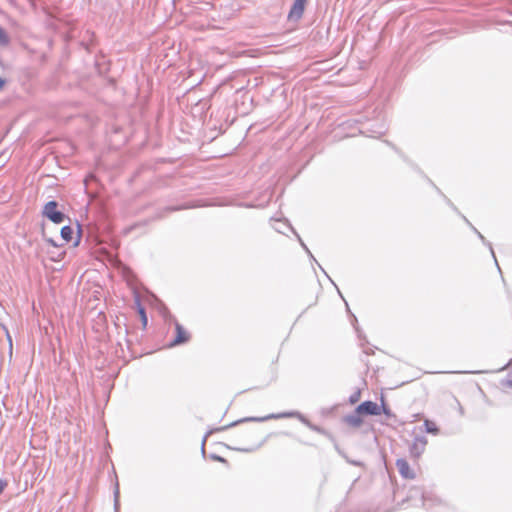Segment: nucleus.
<instances>
[{
  "label": "nucleus",
  "instance_id": "29",
  "mask_svg": "<svg viewBox=\"0 0 512 512\" xmlns=\"http://www.w3.org/2000/svg\"><path fill=\"white\" fill-rule=\"evenodd\" d=\"M6 80L0 77V91L5 87Z\"/></svg>",
  "mask_w": 512,
  "mask_h": 512
},
{
  "label": "nucleus",
  "instance_id": "9",
  "mask_svg": "<svg viewBox=\"0 0 512 512\" xmlns=\"http://www.w3.org/2000/svg\"><path fill=\"white\" fill-rule=\"evenodd\" d=\"M242 420H243V419H240V420L235 421V422H233V423H231V424H229V425H226V426H224V427H220V428H215V429H211V430H209V431L205 434V436L203 437V439H202V444H201V453H202V455H203V456H205V453H206V452H205V444H206V441H207V439H208V437H209L210 435H212L214 432H218V431L226 430V429H228V428H230V427H234V426H236V425H237V424H239V423H243L244 421H242Z\"/></svg>",
  "mask_w": 512,
  "mask_h": 512
},
{
  "label": "nucleus",
  "instance_id": "2",
  "mask_svg": "<svg viewBox=\"0 0 512 512\" xmlns=\"http://www.w3.org/2000/svg\"><path fill=\"white\" fill-rule=\"evenodd\" d=\"M156 301L159 303L160 312L165 320L174 321L175 323V338L169 343L168 347H176L179 345H183L190 340V334L185 330V328L177 322V320L170 314L168 308L162 303L159 299L156 298Z\"/></svg>",
  "mask_w": 512,
  "mask_h": 512
},
{
  "label": "nucleus",
  "instance_id": "31",
  "mask_svg": "<svg viewBox=\"0 0 512 512\" xmlns=\"http://www.w3.org/2000/svg\"><path fill=\"white\" fill-rule=\"evenodd\" d=\"M469 227H470V228H471V230H472V231L477 235V232H479V231L477 230V228H476V227H474V226H473V224H472V223H471V225H469Z\"/></svg>",
  "mask_w": 512,
  "mask_h": 512
},
{
  "label": "nucleus",
  "instance_id": "21",
  "mask_svg": "<svg viewBox=\"0 0 512 512\" xmlns=\"http://www.w3.org/2000/svg\"><path fill=\"white\" fill-rule=\"evenodd\" d=\"M262 444L263 443H260L257 447H252V448H233V449L236 451H240V452L250 453V452H254L258 448H260L262 446Z\"/></svg>",
  "mask_w": 512,
  "mask_h": 512
},
{
  "label": "nucleus",
  "instance_id": "17",
  "mask_svg": "<svg viewBox=\"0 0 512 512\" xmlns=\"http://www.w3.org/2000/svg\"><path fill=\"white\" fill-rule=\"evenodd\" d=\"M444 199L446 200L447 204L457 213L461 216V218L464 220V222L469 226L471 225V222L466 218V216H464L463 214H461L459 212V210L457 209V207L451 202V200L449 198H447L445 195H443Z\"/></svg>",
  "mask_w": 512,
  "mask_h": 512
},
{
  "label": "nucleus",
  "instance_id": "11",
  "mask_svg": "<svg viewBox=\"0 0 512 512\" xmlns=\"http://www.w3.org/2000/svg\"><path fill=\"white\" fill-rule=\"evenodd\" d=\"M135 303H136V306H137V311H138V313L140 315V318H141V322H142L143 326L145 327L147 325V322H148L145 308L142 306L139 297H136Z\"/></svg>",
  "mask_w": 512,
  "mask_h": 512
},
{
  "label": "nucleus",
  "instance_id": "27",
  "mask_svg": "<svg viewBox=\"0 0 512 512\" xmlns=\"http://www.w3.org/2000/svg\"><path fill=\"white\" fill-rule=\"evenodd\" d=\"M45 240L52 246L58 247V244L52 238H46Z\"/></svg>",
  "mask_w": 512,
  "mask_h": 512
},
{
  "label": "nucleus",
  "instance_id": "26",
  "mask_svg": "<svg viewBox=\"0 0 512 512\" xmlns=\"http://www.w3.org/2000/svg\"><path fill=\"white\" fill-rule=\"evenodd\" d=\"M502 385H503L504 387L512 388V380H511V379L503 380V381H502Z\"/></svg>",
  "mask_w": 512,
  "mask_h": 512
},
{
  "label": "nucleus",
  "instance_id": "5",
  "mask_svg": "<svg viewBox=\"0 0 512 512\" xmlns=\"http://www.w3.org/2000/svg\"><path fill=\"white\" fill-rule=\"evenodd\" d=\"M358 414L361 415H372L377 416L381 414V408L380 406L373 402V401H364L361 404H359L357 407Z\"/></svg>",
  "mask_w": 512,
  "mask_h": 512
},
{
  "label": "nucleus",
  "instance_id": "25",
  "mask_svg": "<svg viewBox=\"0 0 512 512\" xmlns=\"http://www.w3.org/2000/svg\"><path fill=\"white\" fill-rule=\"evenodd\" d=\"M7 486V482L5 480L0 479V495L3 493Z\"/></svg>",
  "mask_w": 512,
  "mask_h": 512
},
{
  "label": "nucleus",
  "instance_id": "32",
  "mask_svg": "<svg viewBox=\"0 0 512 512\" xmlns=\"http://www.w3.org/2000/svg\"><path fill=\"white\" fill-rule=\"evenodd\" d=\"M469 227H470V228H471V230H472V231L477 235V232H479V231L477 230V228H476V227H474V226H473V224H472V223H471V225H469Z\"/></svg>",
  "mask_w": 512,
  "mask_h": 512
},
{
  "label": "nucleus",
  "instance_id": "16",
  "mask_svg": "<svg viewBox=\"0 0 512 512\" xmlns=\"http://www.w3.org/2000/svg\"><path fill=\"white\" fill-rule=\"evenodd\" d=\"M113 497H114V510H115V512H119V509H120V491H119V484L118 483H116V485H115L114 492H113Z\"/></svg>",
  "mask_w": 512,
  "mask_h": 512
},
{
  "label": "nucleus",
  "instance_id": "14",
  "mask_svg": "<svg viewBox=\"0 0 512 512\" xmlns=\"http://www.w3.org/2000/svg\"><path fill=\"white\" fill-rule=\"evenodd\" d=\"M477 236H478V238L482 241V243H483L484 245H486V246H488V247H489V250H490V252H491V254H492V256H493V258H494V260H495V264L497 265L498 270L501 272V269H500L499 264H498V261H497V259H496L495 252H494V249H493V247H492V244H491L489 241H487V240H486V238L481 234V232H477Z\"/></svg>",
  "mask_w": 512,
  "mask_h": 512
},
{
  "label": "nucleus",
  "instance_id": "34",
  "mask_svg": "<svg viewBox=\"0 0 512 512\" xmlns=\"http://www.w3.org/2000/svg\"><path fill=\"white\" fill-rule=\"evenodd\" d=\"M433 186L435 187V189L437 190V192H439L441 195H443V194H442V192L440 191V189H439L438 187H436L434 184H433Z\"/></svg>",
  "mask_w": 512,
  "mask_h": 512
},
{
  "label": "nucleus",
  "instance_id": "18",
  "mask_svg": "<svg viewBox=\"0 0 512 512\" xmlns=\"http://www.w3.org/2000/svg\"><path fill=\"white\" fill-rule=\"evenodd\" d=\"M290 228H291V230L293 231V233L297 236V238H298V240H299V242H300L301 246H302V247H303V249L306 251V253L309 255V257H310L311 259H313L315 262H317V261H316V259L314 258V256L312 255L311 251L308 249V247L306 246V244L302 241V239H301V238H300V236L297 234V232L293 229V227H291V226H290Z\"/></svg>",
  "mask_w": 512,
  "mask_h": 512
},
{
  "label": "nucleus",
  "instance_id": "35",
  "mask_svg": "<svg viewBox=\"0 0 512 512\" xmlns=\"http://www.w3.org/2000/svg\"><path fill=\"white\" fill-rule=\"evenodd\" d=\"M346 309H347L348 313H351L350 309H349V305L347 303H346Z\"/></svg>",
  "mask_w": 512,
  "mask_h": 512
},
{
  "label": "nucleus",
  "instance_id": "7",
  "mask_svg": "<svg viewBox=\"0 0 512 512\" xmlns=\"http://www.w3.org/2000/svg\"><path fill=\"white\" fill-rule=\"evenodd\" d=\"M417 493H420L421 494V499H422V504L423 506L426 508V509H430L432 508L436 503L440 502V500L430 494V493H425L423 491H421L420 489L418 488H412L410 489L409 491V497H413L415 494Z\"/></svg>",
  "mask_w": 512,
  "mask_h": 512
},
{
  "label": "nucleus",
  "instance_id": "13",
  "mask_svg": "<svg viewBox=\"0 0 512 512\" xmlns=\"http://www.w3.org/2000/svg\"><path fill=\"white\" fill-rule=\"evenodd\" d=\"M11 39L6 30L0 26V47H7L10 45Z\"/></svg>",
  "mask_w": 512,
  "mask_h": 512
},
{
  "label": "nucleus",
  "instance_id": "8",
  "mask_svg": "<svg viewBox=\"0 0 512 512\" xmlns=\"http://www.w3.org/2000/svg\"><path fill=\"white\" fill-rule=\"evenodd\" d=\"M396 467L398 469L399 474L403 478H405V479H414L415 478V473L410 468V465L406 459H404V458L397 459Z\"/></svg>",
  "mask_w": 512,
  "mask_h": 512
},
{
  "label": "nucleus",
  "instance_id": "37",
  "mask_svg": "<svg viewBox=\"0 0 512 512\" xmlns=\"http://www.w3.org/2000/svg\"><path fill=\"white\" fill-rule=\"evenodd\" d=\"M337 290H338V294L343 298L341 291L339 289H337Z\"/></svg>",
  "mask_w": 512,
  "mask_h": 512
},
{
  "label": "nucleus",
  "instance_id": "36",
  "mask_svg": "<svg viewBox=\"0 0 512 512\" xmlns=\"http://www.w3.org/2000/svg\"><path fill=\"white\" fill-rule=\"evenodd\" d=\"M318 266L320 267L321 271H323L325 273L324 268H322L319 264H318Z\"/></svg>",
  "mask_w": 512,
  "mask_h": 512
},
{
  "label": "nucleus",
  "instance_id": "1",
  "mask_svg": "<svg viewBox=\"0 0 512 512\" xmlns=\"http://www.w3.org/2000/svg\"><path fill=\"white\" fill-rule=\"evenodd\" d=\"M282 418H296L301 423H303L305 426H307L309 429H311L314 432H317L322 435H328L327 431L318 426L313 424L305 415L298 411H288V412H282V413H276V414H269L264 417H246L243 418L242 421H253V422H265L271 419H282Z\"/></svg>",
  "mask_w": 512,
  "mask_h": 512
},
{
  "label": "nucleus",
  "instance_id": "20",
  "mask_svg": "<svg viewBox=\"0 0 512 512\" xmlns=\"http://www.w3.org/2000/svg\"><path fill=\"white\" fill-rule=\"evenodd\" d=\"M197 206L198 205L170 206L166 210L169 211V212H173V211H179V210H182V209L194 208V207H197Z\"/></svg>",
  "mask_w": 512,
  "mask_h": 512
},
{
  "label": "nucleus",
  "instance_id": "15",
  "mask_svg": "<svg viewBox=\"0 0 512 512\" xmlns=\"http://www.w3.org/2000/svg\"><path fill=\"white\" fill-rule=\"evenodd\" d=\"M424 426H425V431L427 433L436 435L439 432V428L437 427V425L430 420H425Z\"/></svg>",
  "mask_w": 512,
  "mask_h": 512
},
{
  "label": "nucleus",
  "instance_id": "3",
  "mask_svg": "<svg viewBox=\"0 0 512 512\" xmlns=\"http://www.w3.org/2000/svg\"><path fill=\"white\" fill-rule=\"evenodd\" d=\"M41 214L54 224H61L66 219V214L63 209H60V203L56 200L48 201L44 204Z\"/></svg>",
  "mask_w": 512,
  "mask_h": 512
},
{
  "label": "nucleus",
  "instance_id": "24",
  "mask_svg": "<svg viewBox=\"0 0 512 512\" xmlns=\"http://www.w3.org/2000/svg\"><path fill=\"white\" fill-rule=\"evenodd\" d=\"M211 459L215 460V461H218V462H222V463H226L227 460L219 455H216V454H212L211 455Z\"/></svg>",
  "mask_w": 512,
  "mask_h": 512
},
{
  "label": "nucleus",
  "instance_id": "28",
  "mask_svg": "<svg viewBox=\"0 0 512 512\" xmlns=\"http://www.w3.org/2000/svg\"><path fill=\"white\" fill-rule=\"evenodd\" d=\"M65 256V252H61L57 258L52 257L53 261H60Z\"/></svg>",
  "mask_w": 512,
  "mask_h": 512
},
{
  "label": "nucleus",
  "instance_id": "12",
  "mask_svg": "<svg viewBox=\"0 0 512 512\" xmlns=\"http://www.w3.org/2000/svg\"><path fill=\"white\" fill-rule=\"evenodd\" d=\"M60 234L63 240L69 242L73 238L74 230L71 226L65 225L61 228Z\"/></svg>",
  "mask_w": 512,
  "mask_h": 512
},
{
  "label": "nucleus",
  "instance_id": "6",
  "mask_svg": "<svg viewBox=\"0 0 512 512\" xmlns=\"http://www.w3.org/2000/svg\"><path fill=\"white\" fill-rule=\"evenodd\" d=\"M427 438L425 436H416L409 447L410 454L413 458H419L425 450Z\"/></svg>",
  "mask_w": 512,
  "mask_h": 512
},
{
  "label": "nucleus",
  "instance_id": "38",
  "mask_svg": "<svg viewBox=\"0 0 512 512\" xmlns=\"http://www.w3.org/2000/svg\"><path fill=\"white\" fill-rule=\"evenodd\" d=\"M2 65H3V61H2V59L0 58V66H2Z\"/></svg>",
  "mask_w": 512,
  "mask_h": 512
},
{
  "label": "nucleus",
  "instance_id": "10",
  "mask_svg": "<svg viewBox=\"0 0 512 512\" xmlns=\"http://www.w3.org/2000/svg\"><path fill=\"white\" fill-rule=\"evenodd\" d=\"M344 422L351 427L358 428L362 425L363 420L361 418V414H358L357 409H355L353 413L344 417Z\"/></svg>",
  "mask_w": 512,
  "mask_h": 512
},
{
  "label": "nucleus",
  "instance_id": "23",
  "mask_svg": "<svg viewBox=\"0 0 512 512\" xmlns=\"http://www.w3.org/2000/svg\"><path fill=\"white\" fill-rule=\"evenodd\" d=\"M77 240L75 242V246H77L79 243H80V239H81V232H82V228H81V225L79 223H77Z\"/></svg>",
  "mask_w": 512,
  "mask_h": 512
},
{
  "label": "nucleus",
  "instance_id": "33",
  "mask_svg": "<svg viewBox=\"0 0 512 512\" xmlns=\"http://www.w3.org/2000/svg\"><path fill=\"white\" fill-rule=\"evenodd\" d=\"M352 318H353V322L357 323V318L355 317V315L351 314Z\"/></svg>",
  "mask_w": 512,
  "mask_h": 512
},
{
  "label": "nucleus",
  "instance_id": "19",
  "mask_svg": "<svg viewBox=\"0 0 512 512\" xmlns=\"http://www.w3.org/2000/svg\"><path fill=\"white\" fill-rule=\"evenodd\" d=\"M361 397V390L358 389L354 393H352L349 397L350 404H355L360 400Z\"/></svg>",
  "mask_w": 512,
  "mask_h": 512
},
{
  "label": "nucleus",
  "instance_id": "22",
  "mask_svg": "<svg viewBox=\"0 0 512 512\" xmlns=\"http://www.w3.org/2000/svg\"><path fill=\"white\" fill-rule=\"evenodd\" d=\"M380 408L381 412H383V414L386 415L387 417H391L393 415L390 408L386 406L384 401H382V405L380 406Z\"/></svg>",
  "mask_w": 512,
  "mask_h": 512
},
{
  "label": "nucleus",
  "instance_id": "30",
  "mask_svg": "<svg viewBox=\"0 0 512 512\" xmlns=\"http://www.w3.org/2000/svg\"><path fill=\"white\" fill-rule=\"evenodd\" d=\"M349 463H351L352 465H355V466H361L362 463L360 461H349Z\"/></svg>",
  "mask_w": 512,
  "mask_h": 512
},
{
  "label": "nucleus",
  "instance_id": "4",
  "mask_svg": "<svg viewBox=\"0 0 512 512\" xmlns=\"http://www.w3.org/2000/svg\"><path fill=\"white\" fill-rule=\"evenodd\" d=\"M308 0H294L287 16L289 22L297 23L303 16Z\"/></svg>",
  "mask_w": 512,
  "mask_h": 512
}]
</instances>
